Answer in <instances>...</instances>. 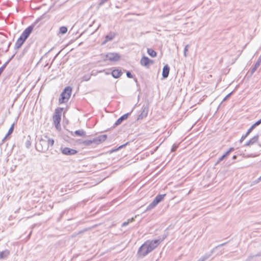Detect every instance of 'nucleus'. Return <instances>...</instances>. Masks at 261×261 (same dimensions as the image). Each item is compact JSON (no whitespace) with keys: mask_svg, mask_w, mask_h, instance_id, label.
<instances>
[{"mask_svg":"<svg viewBox=\"0 0 261 261\" xmlns=\"http://www.w3.org/2000/svg\"><path fill=\"white\" fill-rule=\"evenodd\" d=\"M257 156V155H256V154H252V153L250 154H248V155H246V156H247V158H254V157H255V156Z\"/></svg>","mask_w":261,"mask_h":261,"instance_id":"nucleus-34","label":"nucleus"},{"mask_svg":"<svg viewBox=\"0 0 261 261\" xmlns=\"http://www.w3.org/2000/svg\"><path fill=\"white\" fill-rule=\"evenodd\" d=\"M36 148L38 151L43 152L48 150L47 140L44 137L40 139L39 142L36 143Z\"/></svg>","mask_w":261,"mask_h":261,"instance_id":"nucleus-5","label":"nucleus"},{"mask_svg":"<svg viewBox=\"0 0 261 261\" xmlns=\"http://www.w3.org/2000/svg\"><path fill=\"white\" fill-rule=\"evenodd\" d=\"M234 150V148L233 147H230L228 151H229V153H230L231 151H233Z\"/></svg>","mask_w":261,"mask_h":261,"instance_id":"nucleus-43","label":"nucleus"},{"mask_svg":"<svg viewBox=\"0 0 261 261\" xmlns=\"http://www.w3.org/2000/svg\"><path fill=\"white\" fill-rule=\"evenodd\" d=\"M133 221H134V218H132L130 219H128L127 220V221L123 222L121 226L122 227H125V226H127L129 224V222H133Z\"/></svg>","mask_w":261,"mask_h":261,"instance_id":"nucleus-27","label":"nucleus"},{"mask_svg":"<svg viewBox=\"0 0 261 261\" xmlns=\"http://www.w3.org/2000/svg\"><path fill=\"white\" fill-rule=\"evenodd\" d=\"M45 14H43V15H42L40 18H38L37 20L36 21L35 23H36L37 22L40 21L41 19H42V18L44 17Z\"/></svg>","mask_w":261,"mask_h":261,"instance_id":"nucleus-38","label":"nucleus"},{"mask_svg":"<svg viewBox=\"0 0 261 261\" xmlns=\"http://www.w3.org/2000/svg\"><path fill=\"white\" fill-rule=\"evenodd\" d=\"M189 47L188 45H187L184 48V52H187L188 51V48Z\"/></svg>","mask_w":261,"mask_h":261,"instance_id":"nucleus-44","label":"nucleus"},{"mask_svg":"<svg viewBox=\"0 0 261 261\" xmlns=\"http://www.w3.org/2000/svg\"><path fill=\"white\" fill-rule=\"evenodd\" d=\"M10 254V251L6 249L4 251L0 252V259H6Z\"/></svg>","mask_w":261,"mask_h":261,"instance_id":"nucleus-20","label":"nucleus"},{"mask_svg":"<svg viewBox=\"0 0 261 261\" xmlns=\"http://www.w3.org/2000/svg\"><path fill=\"white\" fill-rule=\"evenodd\" d=\"M170 67L168 64L165 65L163 68L162 76L163 78H167L169 74Z\"/></svg>","mask_w":261,"mask_h":261,"instance_id":"nucleus-18","label":"nucleus"},{"mask_svg":"<svg viewBox=\"0 0 261 261\" xmlns=\"http://www.w3.org/2000/svg\"><path fill=\"white\" fill-rule=\"evenodd\" d=\"M258 121L259 122V123L261 124V118H260L259 120H258Z\"/></svg>","mask_w":261,"mask_h":261,"instance_id":"nucleus-52","label":"nucleus"},{"mask_svg":"<svg viewBox=\"0 0 261 261\" xmlns=\"http://www.w3.org/2000/svg\"><path fill=\"white\" fill-rule=\"evenodd\" d=\"M44 138L47 140L48 148L49 147V146H53L54 145V140L53 139L48 138V137L47 136H44Z\"/></svg>","mask_w":261,"mask_h":261,"instance_id":"nucleus-22","label":"nucleus"},{"mask_svg":"<svg viewBox=\"0 0 261 261\" xmlns=\"http://www.w3.org/2000/svg\"><path fill=\"white\" fill-rule=\"evenodd\" d=\"M33 29L34 24L29 26L23 31L20 37L26 40L32 32Z\"/></svg>","mask_w":261,"mask_h":261,"instance_id":"nucleus-12","label":"nucleus"},{"mask_svg":"<svg viewBox=\"0 0 261 261\" xmlns=\"http://www.w3.org/2000/svg\"><path fill=\"white\" fill-rule=\"evenodd\" d=\"M74 134L76 136H86V132L83 129H79L74 132Z\"/></svg>","mask_w":261,"mask_h":261,"instance_id":"nucleus-23","label":"nucleus"},{"mask_svg":"<svg viewBox=\"0 0 261 261\" xmlns=\"http://www.w3.org/2000/svg\"><path fill=\"white\" fill-rule=\"evenodd\" d=\"M9 63V61H7L1 68H0V72H2L4 71V69L6 68L8 64Z\"/></svg>","mask_w":261,"mask_h":261,"instance_id":"nucleus-28","label":"nucleus"},{"mask_svg":"<svg viewBox=\"0 0 261 261\" xmlns=\"http://www.w3.org/2000/svg\"><path fill=\"white\" fill-rule=\"evenodd\" d=\"M258 181H261V176L258 178Z\"/></svg>","mask_w":261,"mask_h":261,"instance_id":"nucleus-49","label":"nucleus"},{"mask_svg":"<svg viewBox=\"0 0 261 261\" xmlns=\"http://www.w3.org/2000/svg\"><path fill=\"white\" fill-rule=\"evenodd\" d=\"M116 34L113 32H110L108 35L105 36V39L102 42V44H106L110 41H112L116 36Z\"/></svg>","mask_w":261,"mask_h":261,"instance_id":"nucleus-16","label":"nucleus"},{"mask_svg":"<svg viewBox=\"0 0 261 261\" xmlns=\"http://www.w3.org/2000/svg\"><path fill=\"white\" fill-rule=\"evenodd\" d=\"M229 154H230V153L229 152V151H227L223 155L224 156V158H225Z\"/></svg>","mask_w":261,"mask_h":261,"instance_id":"nucleus-40","label":"nucleus"},{"mask_svg":"<svg viewBox=\"0 0 261 261\" xmlns=\"http://www.w3.org/2000/svg\"><path fill=\"white\" fill-rule=\"evenodd\" d=\"M126 76L128 78H133V75L129 71H127L126 72Z\"/></svg>","mask_w":261,"mask_h":261,"instance_id":"nucleus-32","label":"nucleus"},{"mask_svg":"<svg viewBox=\"0 0 261 261\" xmlns=\"http://www.w3.org/2000/svg\"><path fill=\"white\" fill-rule=\"evenodd\" d=\"M91 76V75L89 74L84 75L82 77V81H88L89 80H90Z\"/></svg>","mask_w":261,"mask_h":261,"instance_id":"nucleus-26","label":"nucleus"},{"mask_svg":"<svg viewBox=\"0 0 261 261\" xmlns=\"http://www.w3.org/2000/svg\"><path fill=\"white\" fill-rule=\"evenodd\" d=\"M226 244H227V242L221 244L217 246L216 247L214 248L213 249H212L210 252L205 253L203 256H202L201 257H200L197 261H205V260H206L214 253L215 250L216 248L223 246L225 245Z\"/></svg>","mask_w":261,"mask_h":261,"instance_id":"nucleus-7","label":"nucleus"},{"mask_svg":"<svg viewBox=\"0 0 261 261\" xmlns=\"http://www.w3.org/2000/svg\"><path fill=\"white\" fill-rule=\"evenodd\" d=\"M232 92H230V93L228 94L223 99V101H225L231 94Z\"/></svg>","mask_w":261,"mask_h":261,"instance_id":"nucleus-36","label":"nucleus"},{"mask_svg":"<svg viewBox=\"0 0 261 261\" xmlns=\"http://www.w3.org/2000/svg\"><path fill=\"white\" fill-rule=\"evenodd\" d=\"M259 181H258V178H257L256 180H255L254 182H255V183L257 184V183L259 182Z\"/></svg>","mask_w":261,"mask_h":261,"instance_id":"nucleus-48","label":"nucleus"},{"mask_svg":"<svg viewBox=\"0 0 261 261\" xmlns=\"http://www.w3.org/2000/svg\"><path fill=\"white\" fill-rule=\"evenodd\" d=\"M147 54L151 57H155L156 56V51L152 48H147Z\"/></svg>","mask_w":261,"mask_h":261,"instance_id":"nucleus-21","label":"nucleus"},{"mask_svg":"<svg viewBox=\"0 0 261 261\" xmlns=\"http://www.w3.org/2000/svg\"><path fill=\"white\" fill-rule=\"evenodd\" d=\"M25 147L29 148L31 145V142L30 140H27L25 143Z\"/></svg>","mask_w":261,"mask_h":261,"instance_id":"nucleus-31","label":"nucleus"},{"mask_svg":"<svg viewBox=\"0 0 261 261\" xmlns=\"http://www.w3.org/2000/svg\"><path fill=\"white\" fill-rule=\"evenodd\" d=\"M187 52H184V56L185 57H187V54H186Z\"/></svg>","mask_w":261,"mask_h":261,"instance_id":"nucleus-51","label":"nucleus"},{"mask_svg":"<svg viewBox=\"0 0 261 261\" xmlns=\"http://www.w3.org/2000/svg\"><path fill=\"white\" fill-rule=\"evenodd\" d=\"M163 239H155L153 240H147L145 241L139 248L137 255L139 257L143 258L148 253L155 249L163 241Z\"/></svg>","mask_w":261,"mask_h":261,"instance_id":"nucleus-1","label":"nucleus"},{"mask_svg":"<svg viewBox=\"0 0 261 261\" xmlns=\"http://www.w3.org/2000/svg\"><path fill=\"white\" fill-rule=\"evenodd\" d=\"M256 62H258V64H260V63H261V55L259 57V58H258L257 61H256Z\"/></svg>","mask_w":261,"mask_h":261,"instance_id":"nucleus-41","label":"nucleus"},{"mask_svg":"<svg viewBox=\"0 0 261 261\" xmlns=\"http://www.w3.org/2000/svg\"><path fill=\"white\" fill-rule=\"evenodd\" d=\"M71 92L72 88L70 86L66 87L60 94L59 103L62 104L67 102L70 97Z\"/></svg>","mask_w":261,"mask_h":261,"instance_id":"nucleus-2","label":"nucleus"},{"mask_svg":"<svg viewBox=\"0 0 261 261\" xmlns=\"http://www.w3.org/2000/svg\"><path fill=\"white\" fill-rule=\"evenodd\" d=\"M60 150L63 154L66 155H72L77 153V151L76 150L67 147H61Z\"/></svg>","mask_w":261,"mask_h":261,"instance_id":"nucleus-9","label":"nucleus"},{"mask_svg":"<svg viewBox=\"0 0 261 261\" xmlns=\"http://www.w3.org/2000/svg\"><path fill=\"white\" fill-rule=\"evenodd\" d=\"M111 74L114 78L117 79L122 74V72L121 70H119L118 69H114L112 71Z\"/></svg>","mask_w":261,"mask_h":261,"instance_id":"nucleus-19","label":"nucleus"},{"mask_svg":"<svg viewBox=\"0 0 261 261\" xmlns=\"http://www.w3.org/2000/svg\"><path fill=\"white\" fill-rule=\"evenodd\" d=\"M259 139V135L256 134L254 136H253L252 138L247 141L243 145L244 147H248L250 146L255 143H256Z\"/></svg>","mask_w":261,"mask_h":261,"instance_id":"nucleus-13","label":"nucleus"},{"mask_svg":"<svg viewBox=\"0 0 261 261\" xmlns=\"http://www.w3.org/2000/svg\"><path fill=\"white\" fill-rule=\"evenodd\" d=\"M229 154H230V153L229 152V151H227L223 155L224 156V158H225Z\"/></svg>","mask_w":261,"mask_h":261,"instance_id":"nucleus-39","label":"nucleus"},{"mask_svg":"<svg viewBox=\"0 0 261 261\" xmlns=\"http://www.w3.org/2000/svg\"><path fill=\"white\" fill-rule=\"evenodd\" d=\"M225 159L224 156L222 155L220 158H219L216 162V164H219L220 162L223 161Z\"/></svg>","mask_w":261,"mask_h":261,"instance_id":"nucleus-33","label":"nucleus"},{"mask_svg":"<svg viewBox=\"0 0 261 261\" xmlns=\"http://www.w3.org/2000/svg\"><path fill=\"white\" fill-rule=\"evenodd\" d=\"M108 0H101L100 3H99V6H102L105 4L106 2H107Z\"/></svg>","mask_w":261,"mask_h":261,"instance_id":"nucleus-35","label":"nucleus"},{"mask_svg":"<svg viewBox=\"0 0 261 261\" xmlns=\"http://www.w3.org/2000/svg\"><path fill=\"white\" fill-rule=\"evenodd\" d=\"M14 123H13L12 125L11 126V127H10L8 133V135H11V134H12V133L13 132V130H14Z\"/></svg>","mask_w":261,"mask_h":261,"instance_id":"nucleus-29","label":"nucleus"},{"mask_svg":"<svg viewBox=\"0 0 261 261\" xmlns=\"http://www.w3.org/2000/svg\"><path fill=\"white\" fill-rule=\"evenodd\" d=\"M135 81L137 83L138 81H137V80L136 79H135Z\"/></svg>","mask_w":261,"mask_h":261,"instance_id":"nucleus-53","label":"nucleus"},{"mask_svg":"<svg viewBox=\"0 0 261 261\" xmlns=\"http://www.w3.org/2000/svg\"><path fill=\"white\" fill-rule=\"evenodd\" d=\"M16 53H15L14 54H13L12 56H11V58L8 60V61H9V62H10V61L14 57L15 54H16Z\"/></svg>","mask_w":261,"mask_h":261,"instance_id":"nucleus-42","label":"nucleus"},{"mask_svg":"<svg viewBox=\"0 0 261 261\" xmlns=\"http://www.w3.org/2000/svg\"><path fill=\"white\" fill-rule=\"evenodd\" d=\"M237 155H233V156L232 159H233V160H235V159H237Z\"/></svg>","mask_w":261,"mask_h":261,"instance_id":"nucleus-47","label":"nucleus"},{"mask_svg":"<svg viewBox=\"0 0 261 261\" xmlns=\"http://www.w3.org/2000/svg\"><path fill=\"white\" fill-rule=\"evenodd\" d=\"M11 44V42H10V43H9V44H8V48H7V51L9 49V47H10V46Z\"/></svg>","mask_w":261,"mask_h":261,"instance_id":"nucleus-46","label":"nucleus"},{"mask_svg":"<svg viewBox=\"0 0 261 261\" xmlns=\"http://www.w3.org/2000/svg\"><path fill=\"white\" fill-rule=\"evenodd\" d=\"M107 138V135H101L94 138L93 139L84 140L83 144L85 146H89L92 143L98 145L105 141Z\"/></svg>","mask_w":261,"mask_h":261,"instance_id":"nucleus-3","label":"nucleus"},{"mask_svg":"<svg viewBox=\"0 0 261 261\" xmlns=\"http://www.w3.org/2000/svg\"><path fill=\"white\" fill-rule=\"evenodd\" d=\"M6 139H7V138L5 137L3 138V139L2 140V143H4L6 141Z\"/></svg>","mask_w":261,"mask_h":261,"instance_id":"nucleus-45","label":"nucleus"},{"mask_svg":"<svg viewBox=\"0 0 261 261\" xmlns=\"http://www.w3.org/2000/svg\"><path fill=\"white\" fill-rule=\"evenodd\" d=\"M10 135H8V133H7V135L5 136V137H6L7 138H8V137Z\"/></svg>","mask_w":261,"mask_h":261,"instance_id":"nucleus-50","label":"nucleus"},{"mask_svg":"<svg viewBox=\"0 0 261 261\" xmlns=\"http://www.w3.org/2000/svg\"><path fill=\"white\" fill-rule=\"evenodd\" d=\"M166 195L165 194H164L156 196L153 200L147 206L146 211H149L155 207L158 203L163 200Z\"/></svg>","mask_w":261,"mask_h":261,"instance_id":"nucleus-6","label":"nucleus"},{"mask_svg":"<svg viewBox=\"0 0 261 261\" xmlns=\"http://www.w3.org/2000/svg\"><path fill=\"white\" fill-rule=\"evenodd\" d=\"M25 41V40L20 36L15 43L14 49H17L20 48Z\"/></svg>","mask_w":261,"mask_h":261,"instance_id":"nucleus-17","label":"nucleus"},{"mask_svg":"<svg viewBox=\"0 0 261 261\" xmlns=\"http://www.w3.org/2000/svg\"><path fill=\"white\" fill-rule=\"evenodd\" d=\"M153 63V60H150L146 56H143L140 60L141 65L146 67H148L150 64Z\"/></svg>","mask_w":261,"mask_h":261,"instance_id":"nucleus-15","label":"nucleus"},{"mask_svg":"<svg viewBox=\"0 0 261 261\" xmlns=\"http://www.w3.org/2000/svg\"><path fill=\"white\" fill-rule=\"evenodd\" d=\"M133 111V109H132L131 112L125 114L121 116L120 118H119L114 123V126H116L120 125L124 120H126L128 118V117L130 115Z\"/></svg>","mask_w":261,"mask_h":261,"instance_id":"nucleus-14","label":"nucleus"},{"mask_svg":"<svg viewBox=\"0 0 261 261\" xmlns=\"http://www.w3.org/2000/svg\"><path fill=\"white\" fill-rule=\"evenodd\" d=\"M260 65L259 64H258V62H256L255 64L254 65V67L252 68L251 70V74H252L257 69V68L259 67Z\"/></svg>","mask_w":261,"mask_h":261,"instance_id":"nucleus-25","label":"nucleus"},{"mask_svg":"<svg viewBox=\"0 0 261 261\" xmlns=\"http://www.w3.org/2000/svg\"><path fill=\"white\" fill-rule=\"evenodd\" d=\"M260 124L258 121H257L253 124H252L250 127L248 129L245 134L243 135L241 137L239 142L242 143L243 141L248 136V135L252 132V131L258 125Z\"/></svg>","mask_w":261,"mask_h":261,"instance_id":"nucleus-8","label":"nucleus"},{"mask_svg":"<svg viewBox=\"0 0 261 261\" xmlns=\"http://www.w3.org/2000/svg\"><path fill=\"white\" fill-rule=\"evenodd\" d=\"M259 145L261 147V144H259Z\"/></svg>","mask_w":261,"mask_h":261,"instance_id":"nucleus-54","label":"nucleus"},{"mask_svg":"<svg viewBox=\"0 0 261 261\" xmlns=\"http://www.w3.org/2000/svg\"><path fill=\"white\" fill-rule=\"evenodd\" d=\"M63 110V108H57L56 109L55 114L53 117L54 124L57 129H58L60 126L61 115Z\"/></svg>","mask_w":261,"mask_h":261,"instance_id":"nucleus-4","label":"nucleus"},{"mask_svg":"<svg viewBox=\"0 0 261 261\" xmlns=\"http://www.w3.org/2000/svg\"><path fill=\"white\" fill-rule=\"evenodd\" d=\"M149 106L148 105H143L142 107L141 113L138 116L137 120L143 119L146 118L148 115Z\"/></svg>","mask_w":261,"mask_h":261,"instance_id":"nucleus-10","label":"nucleus"},{"mask_svg":"<svg viewBox=\"0 0 261 261\" xmlns=\"http://www.w3.org/2000/svg\"><path fill=\"white\" fill-rule=\"evenodd\" d=\"M178 147V144H174L172 146V148H171V151L172 152H174L176 150V149H177V148Z\"/></svg>","mask_w":261,"mask_h":261,"instance_id":"nucleus-30","label":"nucleus"},{"mask_svg":"<svg viewBox=\"0 0 261 261\" xmlns=\"http://www.w3.org/2000/svg\"><path fill=\"white\" fill-rule=\"evenodd\" d=\"M128 143V142H127V143H125V144H123V145H120V146H119V147L117 149V150H119V149H121V148H123V147H124L125 146H126Z\"/></svg>","mask_w":261,"mask_h":261,"instance_id":"nucleus-37","label":"nucleus"},{"mask_svg":"<svg viewBox=\"0 0 261 261\" xmlns=\"http://www.w3.org/2000/svg\"><path fill=\"white\" fill-rule=\"evenodd\" d=\"M67 32V28L66 27L62 26L60 28L59 32L62 34H64Z\"/></svg>","mask_w":261,"mask_h":261,"instance_id":"nucleus-24","label":"nucleus"},{"mask_svg":"<svg viewBox=\"0 0 261 261\" xmlns=\"http://www.w3.org/2000/svg\"><path fill=\"white\" fill-rule=\"evenodd\" d=\"M120 56L116 53H109L106 55V60L116 62L119 60Z\"/></svg>","mask_w":261,"mask_h":261,"instance_id":"nucleus-11","label":"nucleus"}]
</instances>
